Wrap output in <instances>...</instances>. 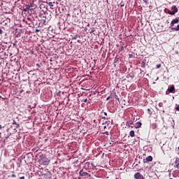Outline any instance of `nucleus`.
<instances>
[{
	"label": "nucleus",
	"instance_id": "obj_1",
	"mask_svg": "<svg viewBox=\"0 0 179 179\" xmlns=\"http://www.w3.org/2000/svg\"><path fill=\"white\" fill-rule=\"evenodd\" d=\"M79 174H80V177H86V176L90 177V174H89V173H87V172L83 171V169L80 171Z\"/></svg>",
	"mask_w": 179,
	"mask_h": 179
},
{
	"label": "nucleus",
	"instance_id": "obj_2",
	"mask_svg": "<svg viewBox=\"0 0 179 179\" xmlns=\"http://www.w3.org/2000/svg\"><path fill=\"white\" fill-rule=\"evenodd\" d=\"M153 157L152 156H148L145 159H143V163H148V162H152Z\"/></svg>",
	"mask_w": 179,
	"mask_h": 179
},
{
	"label": "nucleus",
	"instance_id": "obj_3",
	"mask_svg": "<svg viewBox=\"0 0 179 179\" xmlns=\"http://www.w3.org/2000/svg\"><path fill=\"white\" fill-rule=\"evenodd\" d=\"M134 178L136 179H143V176L139 173H136L134 175Z\"/></svg>",
	"mask_w": 179,
	"mask_h": 179
},
{
	"label": "nucleus",
	"instance_id": "obj_4",
	"mask_svg": "<svg viewBox=\"0 0 179 179\" xmlns=\"http://www.w3.org/2000/svg\"><path fill=\"white\" fill-rule=\"evenodd\" d=\"M175 90H176V88L174 87V85H171L168 89V92H169V93H174Z\"/></svg>",
	"mask_w": 179,
	"mask_h": 179
},
{
	"label": "nucleus",
	"instance_id": "obj_5",
	"mask_svg": "<svg viewBox=\"0 0 179 179\" xmlns=\"http://www.w3.org/2000/svg\"><path fill=\"white\" fill-rule=\"evenodd\" d=\"M178 22H179L178 18L174 19V20H173L171 21V24L172 26H174V24L178 23Z\"/></svg>",
	"mask_w": 179,
	"mask_h": 179
},
{
	"label": "nucleus",
	"instance_id": "obj_6",
	"mask_svg": "<svg viewBox=\"0 0 179 179\" xmlns=\"http://www.w3.org/2000/svg\"><path fill=\"white\" fill-rule=\"evenodd\" d=\"M27 21H26L27 24H31L32 20H31V18L30 17H28L27 18Z\"/></svg>",
	"mask_w": 179,
	"mask_h": 179
},
{
	"label": "nucleus",
	"instance_id": "obj_7",
	"mask_svg": "<svg viewBox=\"0 0 179 179\" xmlns=\"http://www.w3.org/2000/svg\"><path fill=\"white\" fill-rule=\"evenodd\" d=\"M175 164L176 165L177 169L179 168V158L176 157L175 161Z\"/></svg>",
	"mask_w": 179,
	"mask_h": 179
},
{
	"label": "nucleus",
	"instance_id": "obj_8",
	"mask_svg": "<svg viewBox=\"0 0 179 179\" xmlns=\"http://www.w3.org/2000/svg\"><path fill=\"white\" fill-rule=\"evenodd\" d=\"M50 164V161H48V159L44 160V161L42 162V164H43V166H48V164Z\"/></svg>",
	"mask_w": 179,
	"mask_h": 179
},
{
	"label": "nucleus",
	"instance_id": "obj_9",
	"mask_svg": "<svg viewBox=\"0 0 179 179\" xmlns=\"http://www.w3.org/2000/svg\"><path fill=\"white\" fill-rule=\"evenodd\" d=\"M141 127H142V123L141 122L136 123V128H141Z\"/></svg>",
	"mask_w": 179,
	"mask_h": 179
},
{
	"label": "nucleus",
	"instance_id": "obj_10",
	"mask_svg": "<svg viewBox=\"0 0 179 179\" xmlns=\"http://www.w3.org/2000/svg\"><path fill=\"white\" fill-rule=\"evenodd\" d=\"M129 136L131 137V138H134V136H135V131L134 130H131L130 132H129Z\"/></svg>",
	"mask_w": 179,
	"mask_h": 179
},
{
	"label": "nucleus",
	"instance_id": "obj_11",
	"mask_svg": "<svg viewBox=\"0 0 179 179\" xmlns=\"http://www.w3.org/2000/svg\"><path fill=\"white\" fill-rule=\"evenodd\" d=\"M176 13H177V12H178V8H177V6H172V10H173V12H176Z\"/></svg>",
	"mask_w": 179,
	"mask_h": 179
},
{
	"label": "nucleus",
	"instance_id": "obj_12",
	"mask_svg": "<svg viewBox=\"0 0 179 179\" xmlns=\"http://www.w3.org/2000/svg\"><path fill=\"white\" fill-rule=\"evenodd\" d=\"M169 15H176L177 13V10L176 9L175 12H173L171 10L168 11Z\"/></svg>",
	"mask_w": 179,
	"mask_h": 179
},
{
	"label": "nucleus",
	"instance_id": "obj_13",
	"mask_svg": "<svg viewBox=\"0 0 179 179\" xmlns=\"http://www.w3.org/2000/svg\"><path fill=\"white\" fill-rule=\"evenodd\" d=\"M171 30H176V31H179V24L177 26V27L171 28Z\"/></svg>",
	"mask_w": 179,
	"mask_h": 179
},
{
	"label": "nucleus",
	"instance_id": "obj_14",
	"mask_svg": "<svg viewBox=\"0 0 179 179\" xmlns=\"http://www.w3.org/2000/svg\"><path fill=\"white\" fill-rule=\"evenodd\" d=\"M15 126L14 127V129H17L20 127L19 124H15Z\"/></svg>",
	"mask_w": 179,
	"mask_h": 179
},
{
	"label": "nucleus",
	"instance_id": "obj_15",
	"mask_svg": "<svg viewBox=\"0 0 179 179\" xmlns=\"http://www.w3.org/2000/svg\"><path fill=\"white\" fill-rule=\"evenodd\" d=\"M49 6H50L51 8H52V6H54V4H52V2H49L48 3Z\"/></svg>",
	"mask_w": 179,
	"mask_h": 179
},
{
	"label": "nucleus",
	"instance_id": "obj_16",
	"mask_svg": "<svg viewBox=\"0 0 179 179\" xmlns=\"http://www.w3.org/2000/svg\"><path fill=\"white\" fill-rule=\"evenodd\" d=\"M159 68H162V64H157V69H159Z\"/></svg>",
	"mask_w": 179,
	"mask_h": 179
},
{
	"label": "nucleus",
	"instance_id": "obj_17",
	"mask_svg": "<svg viewBox=\"0 0 179 179\" xmlns=\"http://www.w3.org/2000/svg\"><path fill=\"white\" fill-rule=\"evenodd\" d=\"M145 3H148L149 2V0H143Z\"/></svg>",
	"mask_w": 179,
	"mask_h": 179
},
{
	"label": "nucleus",
	"instance_id": "obj_18",
	"mask_svg": "<svg viewBox=\"0 0 179 179\" xmlns=\"http://www.w3.org/2000/svg\"><path fill=\"white\" fill-rule=\"evenodd\" d=\"M17 123H16V121L13 120V125H16Z\"/></svg>",
	"mask_w": 179,
	"mask_h": 179
},
{
	"label": "nucleus",
	"instance_id": "obj_19",
	"mask_svg": "<svg viewBox=\"0 0 179 179\" xmlns=\"http://www.w3.org/2000/svg\"><path fill=\"white\" fill-rule=\"evenodd\" d=\"M104 134H105L106 135H108V131H105Z\"/></svg>",
	"mask_w": 179,
	"mask_h": 179
},
{
	"label": "nucleus",
	"instance_id": "obj_20",
	"mask_svg": "<svg viewBox=\"0 0 179 179\" xmlns=\"http://www.w3.org/2000/svg\"><path fill=\"white\" fill-rule=\"evenodd\" d=\"M36 66H37L38 68H40V64H36Z\"/></svg>",
	"mask_w": 179,
	"mask_h": 179
},
{
	"label": "nucleus",
	"instance_id": "obj_21",
	"mask_svg": "<svg viewBox=\"0 0 179 179\" xmlns=\"http://www.w3.org/2000/svg\"><path fill=\"white\" fill-rule=\"evenodd\" d=\"M177 111H179V106L176 107Z\"/></svg>",
	"mask_w": 179,
	"mask_h": 179
},
{
	"label": "nucleus",
	"instance_id": "obj_22",
	"mask_svg": "<svg viewBox=\"0 0 179 179\" xmlns=\"http://www.w3.org/2000/svg\"><path fill=\"white\" fill-rule=\"evenodd\" d=\"M20 179H24V176L20 177Z\"/></svg>",
	"mask_w": 179,
	"mask_h": 179
},
{
	"label": "nucleus",
	"instance_id": "obj_23",
	"mask_svg": "<svg viewBox=\"0 0 179 179\" xmlns=\"http://www.w3.org/2000/svg\"><path fill=\"white\" fill-rule=\"evenodd\" d=\"M39 30L38 29H36V33H38Z\"/></svg>",
	"mask_w": 179,
	"mask_h": 179
},
{
	"label": "nucleus",
	"instance_id": "obj_24",
	"mask_svg": "<svg viewBox=\"0 0 179 179\" xmlns=\"http://www.w3.org/2000/svg\"><path fill=\"white\" fill-rule=\"evenodd\" d=\"M87 101V99H84V103H86Z\"/></svg>",
	"mask_w": 179,
	"mask_h": 179
},
{
	"label": "nucleus",
	"instance_id": "obj_25",
	"mask_svg": "<svg viewBox=\"0 0 179 179\" xmlns=\"http://www.w3.org/2000/svg\"><path fill=\"white\" fill-rule=\"evenodd\" d=\"M11 177H16V176H15V174H13Z\"/></svg>",
	"mask_w": 179,
	"mask_h": 179
},
{
	"label": "nucleus",
	"instance_id": "obj_26",
	"mask_svg": "<svg viewBox=\"0 0 179 179\" xmlns=\"http://www.w3.org/2000/svg\"><path fill=\"white\" fill-rule=\"evenodd\" d=\"M0 129H2V125L0 124Z\"/></svg>",
	"mask_w": 179,
	"mask_h": 179
},
{
	"label": "nucleus",
	"instance_id": "obj_27",
	"mask_svg": "<svg viewBox=\"0 0 179 179\" xmlns=\"http://www.w3.org/2000/svg\"><path fill=\"white\" fill-rule=\"evenodd\" d=\"M106 128H107V127H106V126H105V127H103V129H106Z\"/></svg>",
	"mask_w": 179,
	"mask_h": 179
},
{
	"label": "nucleus",
	"instance_id": "obj_28",
	"mask_svg": "<svg viewBox=\"0 0 179 179\" xmlns=\"http://www.w3.org/2000/svg\"><path fill=\"white\" fill-rule=\"evenodd\" d=\"M104 114H105V115H107V113L105 112Z\"/></svg>",
	"mask_w": 179,
	"mask_h": 179
},
{
	"label": "nucleus",
	"instance_id": "obj_29",
	"mask_svg": "<svg viewBox=\"0 0 179 179\" xmlns=\"http://www.w3.org/2000/svg\"><path fill=\"white\" fill-rule=\"evenodd\" d=\"M148 111H150V109H148Z\"/></svg>",
	"mask_w": 179,
	"mask_h": 179
},
{
	"label": "nucleus",
	"instance_id": "obj_30",
	"mask_svg": "<svg viewBox=\"0 0 179 179\" xmlns=\"http://www.w3.org/2000/svg\"><path fill=\"white\" fill-rule=\"evenodd\" d=\"M110 98H107V100H109Z\"/></svg>",
	"mask_w": 179,
	"mask_h": 179
},
{
	"label": "nucleus",
	"instance_id": "obj_31",
	"mask_svg": "<svg viewBox=\"0 0 179 179\" xmlns=\"http://www.w3.org/2000/svg\"><path fill=\"white\" fill-rule=\"evenodd\" d=\"M178 150H179V147H178Z\"/></svg>",
	"mask_w": 179,
	"mask_h": 179
},
{
	"label": "nucleus",
	"instance_id": "obj_32",
	"mask_svg": "<svg viewBox=\"0 0 179 179\" xmlns=\"http://www.w3.org/2000/svg\"><path fill=\"white\" fill-rule=\"evenodd\" d=\"M170 179H173V178H170Z\"/></svg>",
	"mask_w": 179,
	"mask_h": 179
}]
</instances>
